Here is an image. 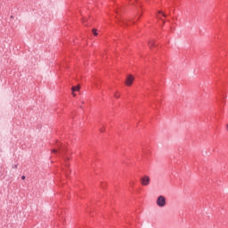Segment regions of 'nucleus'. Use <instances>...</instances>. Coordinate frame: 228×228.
<instances>
[{"label": "nucleus", "mask_w": 228, "mask_h": 228, "mask_svg": "<svg viewBox=\"0 0 228 228\" xmlns=\"http://www.w3.org/2000/svg\"><path fill=\"white\" fill-rule=\"evenodd\" d=\"M221 99H224V95L221 96Z\"/></svg>", "instance_id": "nucleus-14"}, {"label": "nucleus", "mask_w": 228, "mask_h": 228, "mask_svg": "<svg viewBox=\"0 0 228 228\" xmlns=\"http://www.w3.org/2000/svg\"><path fill=\"white\" fill-rule=\"evenodd\" d=\"M134 81V77L131 75L126 77V86H131L133 85V82Z\"/></svg>", "instance_id": "nucleus-5"}, {"label": "nucleus", "mask_w": 228, "mask_h": 228, "mask_svg": "<svg viewBox=\"0 0 228 228\" xmlns=\"http://www.w3.org/2000/svg\"><path fill=\"white\" fill-rule=\"evenodd\" d=\"M226 130L228 131V124H227V126H226Z\"/></svg>", "instance_id": "nucleus-13"}, {"label": "nucleus", "mask_w": 228, "mask_h": 228, "mask_svg": "<svg viewBox=\"0 0 228 228\" xmlns=\"http://www.w3.org/2000/svg\"><path fill=\"white\" fill-rule=\"evenodd\" d=\"M74 92H79V86H73L72 87V93L74 97H76V94H74Z\"/></svg>", "instance_id": "nucleus-6"}, {"label": "nucleus", "mask_w": 228, "mask_h": 228, "mask_svg": "<svg viewBox=\"0 0 228 228\" xmlns=\"http://www.w3.org/2000/svg\"><path fill=\"white\" fill-rule=\"evenodd\" d=\"M156 45V43L152 42V43H150V47H154Z\"/></svg>", "instance_id": "nucleus-8"}, {"label": "nucleus", "mask_w": 228, "mask_h": 228, "mask_svg": "<svg viewBox=\"0 0 228 228\" xmlns=\"http://www.w3.org/2000/svg\"><path fill=\"white\" fill-rule=\"evenodd\" d=\"M159 13H161V14H162V17H167V14H165V12H159Z\"/></svg>", "instance_id": "nucleus-10"}, {"label": "nucleus", "mask_w": 228, "mask_h": 228, "mask_svg": "<svg viewBox=\"0 0 228 228\" xmlns=\"http://www.w3.org/2000/svg\"><path fill=\"white\" fill-rule=\"evenodd\" d=\"M122 24L125 26H127V22H126V21H123Z\"/></svg>", "instance_id": "nucleus-12"}, {"label": "nucleus", "mask_w": 228, "mask_h": 228, "mask_svg": "<svg viewBox=\"0 0 228 228\" xmlns=\"http://www.w3.org/2000/svg\"><path fill=\"white\" fill-rule=\"evenodd\" d=\"M132 4H134V6H135V8H137V10H138L137 15H139V17H141L142 14H140V9L142 10V3L139 2L138 0H134L132 2Z\"/></svg>", "instance_id": "nucleus-3"}, {"label": "nucleus", "mask_w": 228, "mask_h": 228, "mask_svg": "<svg viewBox=\"0 0 228 228\" xmlns=\"http://www.w3.org/2000/svg\"><path fill=\"white\" fill-rule=\"evenodd\" d=\"M21 179H22V181H24L26 179V175H22Z\"/></svg>", "instance_id": "nucleus-11"}, {"label": "nucleus", "mask_w": 228, "mask_h": 228, "mask_svg": "<svg viewBox=\"0 0 228 228\" xmlns=\"http://www.w3.org/2000/svg\"><path fill=\"white\" fill-rule=\"evenodd\" d=\"M93 33H94V37H97V35H98V34H97V29L94 28V29H93Z\"/></svg>", "instance_id": "nucleus-7"}, {"label": "nucleus", "mask_w": 228, "mask_h": 228, "mask_svg": "<svg viewBox=\"0 0 228 228\" xmlns=\"http://www.w3.org/2000/svg\"><path fill=\"white\" fill-rule=\"evenodd\" d=\"M141 183L142 186H148V184H150L151 183V178L147 175H144L142 179H141Z\"/></svg>", "instance_id": "nucleus-4"}, {"label": "nucleus", "mask_w": 228, "mask_h": 228, "mask_svg": "<svg viewBox=\"0 0 228 228\" xmlns=\"http://www.w3.org/2000/svg\"><path fill=\"white\" fill-rule=\"evenodd\" d=\"M18 167H19V164H16V165H13V166H12V168L17 169Z\"/></svg>", "instance_id": "nucleus-9"}, {"label": "nucleus", "mask_w": 228, "mask_h": 228, "mask_svg": "<svg viewBox=\"0 0 228 228\" xmlns=\"http://www.w3.org/2000/svg\"><path fill=\"white\" fill-rule=\"evenodd\" d=\"M156 204L159 208H165V206H167V198L163 195L159 196Z\"/></svg>", "instance_id": "nucleus-1"}, {"label": "nucleus", "mask_w": 228, "mask_h": 228, "mask_svg": "<svg viewBox=\"0 0 228 228\" xmlns=\"http://www.w3.org/2000/svg\"><path fill=\"white\" fill-rule=\"evenodd\" d=\"M67 151V148L61 146V144H58V149L52 150L53 154H63Z\"/></svg>", "instance_id": "nucleus-2"}]
</instances>
